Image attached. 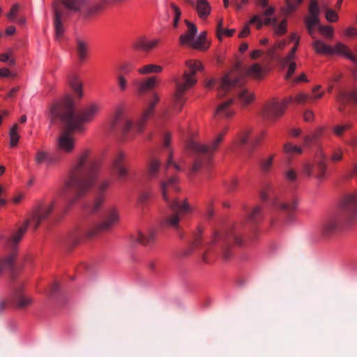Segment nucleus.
Returning <instances> with one entry per match:
<instances>
[{"label":"nucleus","mask_w":357,"mask_h":357,"mask_svg":"<svg viewBox=\"0 0 357 357\" xmlns=\"http://www.w3.org/2000/svg\"><path fill=\"white\" fill-rule=\"evenodd\" d=\"M185 23L188 26V31L185 33L181 34L179 37V42L181 45H187L192 48V44L195 40V36L197 33V26L192 22L185 20Z\"/></svg>","instance_id":"obj_19"},{"label":"nucleus","mask_w":357,"mask_h":357,"mask_svg":"<svg viewBox=\"0 0 357 357\" xmlns=\"http://www.w3.org/2000/svg\"><path fill=\"white\" fill-rule=\"evenodd\" d=\"M119 220L118 210L114 207H110L105 212L104 220L102 222L92 227L88 231L89 237H93L100 231H105L111 229Z\"/></svg>","instance_id":"obj_12"},{"label":"nucleus","mask_w":357,"mask_h":357,"mask_svg":"<svg viewBox=\"0 0 357 357\" xmlns=\"http://www.w3.org/2000/svg\"><path fill=\"white\" fill-rule=\"evenodd\" d=\"M202 231L200 229H199L198 231H197V233L195 234L193 241L192 243V246L194 248H196L201 245L202 236Z\"/></svg>","instance_id":"obj_53"},{"label":"nucleus","mask_w":357,"mask_h":357,"mask_svg":"<svg viewBox=\"0 0 357 357\" xmlns=\"http://www.w3.org/2000/svg\"><path fill=\"white\" fill-rule=\"evenodd\" d=\"M69 84L73 90L75 96L80 99L83 97L82 84L77 79L73 77L69 81Z\"/></svg>","instance_id":"obj_37"},{"label":"nucleus","mask_w":357,"mask_h":357,"mask_svg":"<svg viewBox=\"0 0 357 357\" xmlns=\"http://www.w3.org/2000/svg\"><path fill=\"white\" fill-rule=\"evenodd\" d=\"M307 31L310 36L314 33V27L319 24V19L317 16L310 15L305 19Z\"/></svg>","instance_id":"obj_39"},{"label":"nucleus","mask_w":357,"mask_h":357,"mask_svg":"<svg viewBox=\"0 0 357 357\" xmlns=\"http://www.w3.org/2000/svg\"><path fill=\"white\" fill-rule=\"evenodd\" d=\"M206 32L202 31L196 38L194 43L192 44V48L199 50H206L208 48V46L206 45Z\"/></svg>","instance_id":"obj_33"},{"label":"nucleus","mask_w":357,"mask_h":357,"mask_svg":"<svg viewBox=\"0 0 357 357\" xmlns=\"http://www.w3.org/2000/svg\"><path fill=\"white\" fill-rule=\"evenodd\" d=\"M19 9H20V6H19V4H17V3H16V4H14V5L12 6V8H11V9H10V12L8 13L7 17H8L10 20H13V19L15 17L16 14H17V13L18 12Z\"/></svg>","instance_id":"obj_60"},{"label":"nucleus","mask_w":357,"mask_h":357,"mask_svg":"<svg viewBox=\"0 0 357 357\" xmlns=\"http://www.w3.org/2000/svg\"><path fill=\"white\" fill-rule=\"evenodd\" d=\"M132 128V123L128 119H122L121 130L123 135H126L128 132V131Z\"/></svg>","instance_id":"obj_52"},{"label":"nucleus","mask_w":357,"mask_h":357,"mask_svg":"<svg viewBox=\"0 0 357 357\" xmlns=\"http://www.w3.org/2000/svg\"><path fill=\"white\" fill-rule=\"evenodd\" d=\"M0 61L3 63L9 62L12 66L15 64V60L10 59L9 54L6 53L0 54Z\"/></svg>","instance_id":"obj_62"},{"label":"nucleus","mask_w":357,"mask_h":357,"mask_svg":"<svg viewBox=\"0 0 357 357\" xmlns=\"http://www.w3.org/2000/svg\"><path fill=\"white\" fill-rule=\"evenodd\" d=\"M90 155L89 149H84L77 155L68 178L59 192V196L66 199L68 207L84 197L98 178L99 164L91 160Z\"/></svg>","instance_id":"obj_1"},{"label":"nucleus","mask_w":357,"mask_h":357,"mask_svg":"<svg viewBox=\"0 0 357 357\" xmlns=\"http://www.w3.org/2000/svg\"><path fill=\"white\" fill-rule=\"evenodd\" d=\"M160 188L163 199L170 210L165 222L167 226L177 229L182 217L192 212V207L185 199H179L176 194L180 190L178 180L176 176H169L160 182Z\"/></svg>","instance_id":"obj_4"},{"label":"nucleus","mask_w":357,"mask_h":357,"mask_svg":"<svg viewBox=\"0 0 357 357\" xmlns=\"http://www.w3.org/2000/svg\"><path fill=\"white\" fill-rule=\"evenodd\" d=\"M155 238V231L154 230H149L147 234H143L140 231L136 235L132 236L133 243H139L142 245H149L153 243Z\"/></svg>","instance_id":"obj_23"},{"label":"nucleus","mask_w":357,"mask_h":357,"mask_svg":"<svg viewBox=\"0 0 357 357\" xmlns=\"http://www.w3.org/2000/svg\"><path fill=\"white\" fill-rule=\"evenodd\" d=\"M313 48L318 54H340L357 63V57H356L349 50V49L342 43H337L334 47L326 45L322 40H317L312 44Z\"/></svg>","instance_id":"obj_11"},{"label":"nucleus","mask_w":357,"mask_h":357,"mask_svg":"<svg viewBox=\"0 0 357 357\" xmlns=\"http://www.w3.org/2000/svg\"><path fill=\"white\" fill-rule=\"evenodd\" d=\"M344 34L348 37L357 36V29L354 27H349L344 31Z\"/></svg>","instance_id":"obj_64"},{"label":"nucleus","mask_w":357,"mask_h":357,"mask_svg":"<svg viewBox=\"0 0 357 357\" xmlns=\"http://www.w3.org/2000/svg\"><path fill=\"white\" fill-rule=\"evenodd\" d=\"M320 88H321V86L317 85L313 89L312 92H313L314 95L312 96H311V100L319 99L323 96L324 93H318L317 92Z\"/></svg>","instance_id":"obj_63"},{"label":"nucleus","mask_w":357,"mask_h":357,"mask_svg":"<svg viewBox=\"0 0 357 357\" xmlns=\"http://www.w3.org/2000/svg\"><path fill=\"white\" fill-rule=\"evenodd\" d=\"M357 218V192L347 195L341 206V213L339 216L329 218L322 226L321 233L328 236L336 232L344 222L346 225H351Z\"/></svg>","instance_id":"obj_5"},{"label":"nucleus","mask_w":357,"mask_h":357,"mask_svg":"<svg viewBox=\"0 0 357 357\" xmlns=\"http://www.w3.org/2000/svg\"><path fill=\"white\" fill-rule=\"evenodd\" d=\"M223 30H224L223 20H222V19H220L218 21V26H217V37L218 38L219 40H222Z\"/></svg>","instance_id":"obj_61"},{"label":"nucleus","mask_w":357,"mask_h":357,"mask_svg":"<svg viewBox=\"0 0 357 357\" xmlns=\"http://www.w3.org/2000/svg\"><path fill=\"white\" fill-rule=\"evenodd\" d=\"M123 108L121 106H118L116 108L114 119L111 123V129L112 130H116L119 123L123 119Z\"/></svg>","instance_id":"obj_40"},{"label":"nucleus","mask_w":357,"mask_h":357,"mask_svg":"<svg viewBox=\"0 0 357 357\" xmlns=\"http://www.w3.org/2000/svg\"><path fill=\"white\" fill-rule=\"evenodd\" d=\"M68 130L62 132L58 137L56 142V149L59 153L66 155L73 153L76 147V138Z\"/></svg>","instance_id":"obj_14"},{"label":"nucleus","mask_w":357,"mask_h":357,"mask_svg":"<svg viewBox=\"0 0 357 357\" xmlns=\"http://www.w3.org/2000/svg\"><path fill=\"white\" fill-rule=\"evenodd\" d=\"M308 100H311V96L304 93L298 94L294 98V101L299 104L304 103Z\"/></svg>","instance_id":"obj_58"},{"label":"nucleus","mask_w":357,"mask_h":357,"mask_svg":"<svg viewBox=\"0 0 357 357\" xmlns=\"http://www.w3.org/2000/svg\"><path fill=\"white\" fill-rule=\"evenodd\" d=\"M172 158H173V153L172 152H169V158H168V160L167 162V164H166V167L165 168V171L166 170V169L170 166H173L174 167V169H176V171L177 172H181V167L175 163L173 160H172Z\"/></svg>","instance_id":"obj_55"},{"label":"nucleus","mask_w":357,"mask_h":357,"mask_svg":"<svg viewBox=\"0 0 357 357\" xmlns=\"http://www.w3.org/2000/svg\"><path fill=\"white\" fill-rule=\"evenodd\" d=\"M275 155H270L268 158L262 159L260 162V168L264 173L271 171Z\"/></svg>","instance_id":"obj_41"},{"label":"nucleus","mask_w":357,"mask_h":357,"mask_svg":"<svg viewBox=\"0 0 357 357\" xmlns=\"http://www.w3.org/2000/svg\"><path fill=\"white\" fill-rule=\"evenodd\" d=\"M244 79L234 76L231 73L225 75L218 89V96H224L228 91H234L237 102L243 107L251 104L255 100V94L243 86Z\"/></svg>","instance_id":"obj_8"},{"label":"nucleus","mask_w":357,"mask_h":357,"mask_svg":"<svg viewBox=\"0 0 357 357\" xmlns=\"http://www.w3.org/2000/svg\"><path fill=\"white\" fill-rule=\"evenodd\" d=\"M310 15L319 17L320 10L317 0H312L309 7Z\"/></svg>","instance_id":"obj_50"},{"label":"nucleus","mask_w":357,"mask_h":357,"mask_svg":"<svg viewBox=\"0 0 357 357\" xmlns=\"http://www.w3.org/2000/svg\"><path fill=\"white\" fill-rule=\"evenodd\" d=\"M159 100L160 97L158 95L154 93L145 102L142 115L134 128L137 132L143 131L146 121L153 113L154 108Z\"/></svg>","instance_id":"obj_15"},{"label":"nucleus","mask_w":357,"mask_h":357,"mask_svg":"<svg viewBox=\"0 0 357 357\" xmlns=\"http://www.w3.org/2000/svg\"><path fill=\"white\" fill-rule=\"evenodd\" d=\"M188 70H185L182 77L176 78V92L174 96L173 109L176 112L181 111L185 99L183 98L184 93L192 87L197 82L195 75L197 71L202 70L204 68L199 61L190 60L186 61Z\"/></svg>","instance_id":"obj_6"},{"label":"nucleus","mask_w":357,"mask_h":357,"mask_svg":"<svg viewBox=\"0 0 357 357\" xmlns=\"http://www.w3.org/2000/svg\"><path fill=\"white\" fill-rule=\"evenodd\" d=\"M110 185V181L103 180L96 185V195L94 201L89 207L88 211L91 213H96L100 211L105 200V193Z\"/></svg>","instance_id":"obj_16"},{"label":"nucleus","mask_w":357,"mask_h":357,"mask_svg":"<svg viewBox=\"0 0 357 357\" xmlns=\"http://www.w3.org/2000/svg\"><path fill=\"white\" fill-rule=\"evenodd\" d=\"M196 9L202 19L206 18L211 13V6L207 0H197Z\"/></svg>","instance_id":"obj_28"},{"label":"nucleus","mask_w":357,"mask_h":357,"mask_svg":"<svg viewBox=\"0 0 357 357\" xmlns=\"http://www.w3.org/2000/svg\"><path fill=\"white\" fill-rule=\"evenodd\" d=\"M327 166L324 161L319 160L316 163V169L314 176L319 180H322L326 177Z\"/></svg>","instance_id":"obj_34"},{"label":"nucleus","mask_w":357,"mask_h":357,"mask_svg":"<svg viewBox=\"0 0 357 357\" xmlns=\"http://www.w3.org/2000/svg\"><path fill=\"white\" fill-rule=\"evenodd\" d=\"M224 135L225 132L220 133L208 146L202 145L192 139L187 142V150L196 154L195 161L190 169L191 173L195 174L202 167L208 165L213 153L216 151L222 142Z\"/></svg>","instance_id":"obj_9"},{"label":"nucleus","mask_w":357,"mask_h":357,"mask_svg":"<svg viewBox=\"0 0 357 357\" xmlns=\"http://www.w3.org/2000/svg\"><path fill=\"white\" fill-rule=\"evenodd\" d=\"M159 43V39L149 41L144 38H139L134 43L133 47L138 50L149 52L152 49L155 48Z\"/></svg>","instance_id":"obj_24"},{"label":"nucleus","mask_w":357,"mask_h":357,"mask_svg":"<svg viewBox=\"0 0 357 357\" xmlns=\"http://www.w3.org/2000/svg\"><path fill=\"white\" fill-rule=\"evenodd\" d=\"M231 73L234 76H240L242 78V75L245 73L253 78L260 79L263 75V70L259 63H255L248 69H242L240 66H236V72H232Z\"/></svg>","instance_id":"obj_22"},{"label":"nucleus","mask_w":357,"mask_h":357,"mask_svg":"<svg viewBox=\"0 0 357 357\" xmlns=\"http://www.w3.org/2000/svg\"><path fill=\"white\" fill-rule=\"evenodd\" d=\"M273 192V187L270 184H266L260 192L261 200L266 201L270 198L271 204L274 208L280 209L287 213H290L295 210L296 207V201L294 200L288 203L279 202L277 197L272 196Z\"/></svg>","instance_id":"obj_13"},{"label":"nucleus","mask_w":357,"mask_h":357,"mask_svg":"<svg viewBox=\"0 0 357 357\" xmlns=\"http://www.w3.org/2000/svg\"><path fill=\"white\" fill-rule=\"evenodd\" d=\"M171 7L172 8L174 13L173 26L174 28H177L178 23V21L180 20V17L181 15V11L179 9V8L177 7L174 3H171Z\"/></svg>","instance_id":"obj_51"},{"label":"nucleus","mask_w":357,"mask_h":357,"mask_svg":"<svg viewBox=\"0 0 357 357\" xmlns=\"http://www.w3.org/2000/svg\"><path fill=\"white\" fill-rule=\"evenodd\" d=\"M284 175L285 179L290 183H294L298 179V173L296 170L293 168L287 169Z\"/></svg>","instance_id":"obj_43"},{"label":"nucleus","mask_w":357,"mask_h":357,"mask_svg":"<svg viewBox=\"0 0 357 357\" xmlns=\"http://www.w3.org/2000/svg\"><path fill=\"white\" fill-rule=\"evenodd\" d=\"M326 18L331 22H335L337 20L338 16L337 13L331 9H326Z\"/></svg>","instance_id":"obj_54"},{"label":"nucleus","mask_w":357,"mask_h":357,"mask_svg":"<svg viewBox=\"0 0 357 357\" xmlns=\"http://www.w3.org/2000/svg\"><path fill=\"white\" fill-rule=\"evenodd\" d=\"M262 214V207L260 206H256L248 213V220L252 223H257L261 220Z\"/></svg>","instance_id":"obj_32"},{"label":"nucleus","mask_w":357,"mask_h":357,"mask_svg":"<svg viewBox=\"0 0 357 357\" xmlns=\"http://www.w3.org/2000/svg\"><path fill=\"white\" fill-rule=\"evenodd\" d=\"M285 7L282 9V12L285 15H289L297 9V6L291 0H284Z\"/></svg>","instance_id":"obj_46"},{"label":"nucleus","mask_w":357,"mask_h":357,"mask_svg":"<svg viewBox=\"0 0 357 357\" xmlns=\"http://www.w3.org/2000/svg\"><path fill=\"white\" fill-rule=\"evenodd\" d=\"M55 204L56 201L54 200L50 202H40L36 204L30 211L23 225L18 229L9 241L13 244L17 243L26 233L29 225H31L33 230H36L43 222L50 217Z\"/></svg>","instance_id":"obj_7"},{"label":"nucleus","mask_w":357,"mask_h":357,"mask_svg":"<svg viewBox=\"0 0 357 357\" xmlns=\"http://www.w3.org/2000/svg\"><path fill=\"white\" fill-rule=\"evenodd\" d=\"M116 83L121 91H125L128 88V81L122 73L116 75Z\"/></svg>","instance_id":"obj_45"},{"label":"nucleus","mask_w":357,"mask_h":357,"mask_svg":"<svg viewBox=\"0 0 357 357\" xmlns=\"http://www.w3.org/2000/svg\"><path fill=\"white\" fill-rule=\"evenodd\" d=\"M83 4V0H56L53 3V22L56 40L63 38L65 30L63 21L68 17V12H82L85 17H90L101 12L107 6V1L99 0L93 2L84 10L82 9Z\"/></svg>","instance_id":"obj_3"},{"label":"nucleus","mask_w":357,"mask_h":357,"mask_svg":"<svg viewBox=\"0 0 357 357\" xmlns=\"http://www.w3.org/2000/svg\"><path fill=\"white\" fill-rule=\"evenodd\" d=\"M283 64L288 66V70H287V74L285 75V78L289 80L296 69L297 64L292 61H291L290 62H284V59H283Z\"/></svg>","instance_id":"obj_48"},{"label":"nucleus","mask_w":357,"mask_h":357,"mask_svg":"<svg viewBox=\"0 0 357 357\" xmlns=\"http://www.w3.org/2000/svg\"><path fill=\"white\" fill-rule=\"evenodd\" d=\"M150 197H151V194L149 192H143L139 195V199H138L139 203L140 204L144 205L148 202Z\"/></svg>","instance_id":"obj_59"},{"label":"nucleus","mask_w":357,"mask_h":357,"mask_svg":"<svg viewBox=\"0 0 357 357\" xmlns=\"http://www.w3.org/2000/svg\"><path fill=\"white\" fill-rule=\"evenodd\" d=\"M283 151L287 157L291 158L301 154L303 149L291 142H287L283 146Z\"/></svg>","instance_id":"obj_29"},{"label":"nucleus","mask_w":357,"mask_h":357,"mask_svg":"<svg viewBox=\"0 0 357 357\" xmlns=\"http://www.w3.org/2000/svg\"><path fill=\"white\" fill-rule=\"evenodd\" d=\"M274 13H275V8L273 6H269V7L266 8V9L264 11L263 14L264 16L266 17L264 21L262 20L261 16H259L258 15H255L250 20L249 23L251 24H256V27L257 29H261V27L263 26L264 24V25L272 24L273 26V24H276L277 19L275 17L271 18V17H269V16L273 15L274 14Z\"/></svg>","instance_id":"obj_18"},{"label":"nucleus","mask_w":357,"mask_h":357,"mask_svg":"<svg viewBox=\"0 0 357 357\" xmlns=\"http://www.w3.org/2000/svg\"><path fill=\"white\" fill-rule=\"evenodd\" d=\"M319 30L323 35L327 37L331 38L333 36V30L330 26H320Z\"/></svg>","instance_id":"obj_56"},{"label":"nucleus","mask_w":357,"mask_h":357,"mask_svg":"<svg viewBox=\"0 0 357 357\" xmlns=\"http://www.w3.org/2000/svg\"><path fill=\"white\" fill-rule=\"evenodd\" d=\"M137 71L141 75L160 73L162 71V68L159 65L148 64L139 68Z\"/></svg>","instance_id":"obj_36"},{"label":"nucleus","mask_w":357,"mask_h":357,"mask_svg":"<svg viewBox=\"0 0 357 357\" xmlns=\"http://www.w3.org/2000/svg\"><path fill=\"white\" fill-rule=\"evenodd\" d=\"M351 128V124L345 123L335 126L333 131L336 136L341 137L343 135L344 132Z\"/></svg>","instance_id":"obj_44"},{"label":"nucleus","mask_w":357,"mask_h":357,"mask_svg":"<svg viewBox=\"0 0 357 357\" xmlns=\"http://www.w3.org/2000/svg\"><path fill=\"white\" fill-rule=\"evenodd\" d=\"M34 161L36 165L40 166L44 162L51 163L52 159L47 151L43 150H38L34 157Z\"/></svg>","instance_id":"obj_31"},{"label":"nucleus","mask_w":357,"mask_h":357,"mask_svg":"<svg viewBox=\"0 0 357 357\" xmlns=\"http://www.w3.org/2000/svg\"><path fill=\"white\" fill-rule=\"evenodd\" d=\"M314 165L305 162L303 164L302 172L308 177L314 175Z\"/></svg>","instance_id":"obj_49"},{"label":"nucleus","mask_w":357,"mask_h":357,"mask_svg":"<svg viewBox=\"0 0 357 357\" xmlns=\"http://www.w3.org/2000/svg\"><path fill=\"white\" fill-rule=\"evenodd\" d=\"M156 86V77L154 76L149 77L145 80L139 82L137 84V91L139 95H142Z\"/></svg>","instance_id":"obj_27"},{"label":"nucleus","mask_w":357,"mask_h":357,"mask_svg":"<svg viewBox=\"0 0 357 357\" xmlns=\"http://www.w3.org/2000/svg\"><path fill=\"white\" fill-rule=\"evenodd\" d=\"M287 20H283L280 24H273L275 33L277 35H283L287 31Z\"/></svg>","instance_id":"obj_47"},{"label":"nucleus","mask_w":357,"mask_h":357,"mask_svg":"<svg viewBox=\"0 0 357 357\" xmlns=\"http://www.w3.org/2000/svg\"><path fill=\"white\" fill-rule=\"evenodd\" d=\"M242 239L238 232L229 230L224 232L214 231L211 243L219 247L221 255L225 260L230 259L231 256V246L233 243L237 245H242Z\"/></svg>","instance_id":"obj_10"},{"label":"nucleus","mask_w":357,"mask_h":357,"mask_svg":"<svg viewBox=\"0 0 357 357\" xmlns=\"http://www.w3.org/2000/svg\"><path fill=\"white\" fill-rule=\"evenodd\" d=\"M88 50V43L85 40L77 38L76 39L75 52L79 61L84 62L86 59Z\"/></svg>","instance_id":"obj_25"},{"label":"nucleus","mask_w":357,"mask_h":357,"mask_svg":"<svg viewBox=\"0 0 357 357\" xmlns=\"http://www.w3.org/2000/svg\"><path fill=\"white\" fill-rule=\"evenodd\" d=\"M100 107L93 104L75 112V102L70 96H67L62 105H54L50 109L51 122L59 120L71 131L81 132L84 130V125L93 121L99 112Z\"/></svg>","instance_id":"obj_2"},{"label":"nucleus","mask_w":357,"mask_h":357,"mask_svg":"<svg viewBox=\"0 0 357 357\" xmlns=\"http://www.w3.org/2000/svg\"><path fill=\"white\" fill-rule=\"evenodd\" d=\"M160 171V162L157 159H152L149 165L148 174L151 178H157Z\"/></svg>","instance_id":"obj_35"},{"label":"nucleus","mask_w":357,"mask_h":357,"mask_svg":"<svg viewBox=\"0 0 357 357\" xmlns=\"http://www.w3.org/2000/svg\"><path fill=\"white\" fill-rule=\"evenodd\" d=\"M17 129H18V126L17 124H14L10 130V133H9L10 138V146H12V147L15 146L17 144L19 139H20V135L17 133Z\"/></svg>","instance_id":"obj_42"},{"label":"nucleus","mask_w":357,"mask_h":357,"mask_svg":"<svg viewBox=\"0 0 357 357\" xmlns=\"http://www.w3.org/2000/svg\"><path fill=\"white\" fill-rule=\"evenodd\" d=\"M288 103L287 100L281 102H273L267 105L264 110V116L268 120H275L281 116Z\"/></svg>","instance_id":"obj_17"},{"label":"nucleus","mask_w":357,"mask_h":357,"mask_svg":"<svg viewBox=\"0 0 357 357\" xmlns=\"http://www.w3.org/2000/svg\"><path fill=\"white\" fill-rule=\"evenodd\" d=\"M347 144L351 146L354 156V165L351 172V176H354L357 174V136L353 137Z\"/></svg>","instance_id":"obj_38"},{"label":"nucleus","mask_w":357,"mask_h":357,"mask_svg":"<svg viewBox=\"0 0 357 357\" xmlns=\"http://www.w3.org/2000/svg\"><path fill=\"white\" fill-rule=\"evenodd\" d=\"M14 302L19 308H25L32 303V298L24 294L21 289L15 290L13 297Z\"/></svg>","instance_id":"obj_26"},{"label":"nucleus","mask_w":357,"mask_h":357,"mask_svg":"<svg viewBox=\"0 0 357 357\" xmlns=\"http://www.w3.org/2000/svg\"><path fill=\"white\" fill-rule=\"evenodd\" d=\"M233 103L234 100L232 98L220 102L215 112V117L226 119L232 117L235 113L234 110L231 107Z\"/></svg>","instance_id":"obj_21"},{"label":"nucleus","mask_w":357,"mask_h":357,"mask_svg":"<svg viewBox=\"0 0 357 357\" xmlns=\"http://www.w3.org/2000/svg\"><path fill=\"white\" fill-rule=\"evenodd\" d=\"M321 134V128L317 130L312 135H307L304 137V142L306 145L310 144L314 139L319 137Z\"/></svg>","instance_id":"obj_57"},{"label":"nucleus","mask_w":357,"mask_h":357,"mask_svg":"<svg viewBox=\"0 0 357 357\" xmlns=\"http://www.w3.org/2000/svg\"><path fill=\"white\" fill-rule=\"evenodd\" d=\"M15 254L11 253L0 261V273L5 271H11L14 266Z\"/></svg>","instance_id":"obj_30"},{"label":"nucleus","mask_w":357,"mask_h":357,"mask_svg":"<svg viewBox=\"0 0 357 357\" xmlns=\"http://www.w3.org/2000/svg\"><path fill=\"white\" fill-rule=\"evenodd\" d=\"M125 153L122 151L116 152L112 160V166L116 171L120 178H123L128 175V170L124 165Z\"/></svg>","instance_id":"obj_20"}]
</instances>
